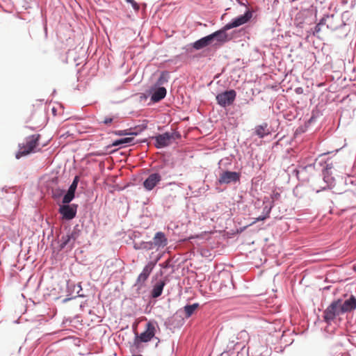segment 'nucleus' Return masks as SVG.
I'll return each instance as SVG.
<instances>
[{
    "label": "nucleus",
    "mask_w": 356,
    "mask_h": 356,
    "mask_svg": "<svg viewBox=\"0 0 356 356\" xmlns=\"http://www.w3.org/2000/svg\"><path fill=\"white\" fill-rule=\"evenodd\" d=\"M356 309V298L354 296L345 301L337 299L332 301L323 312L324 321L330 324L338 316Z\"/></svg>",
    "instance_id": "obj_1"
},
{
    "label": "nucleus",
    "mask_w": 356,
    "mask_h": 356,
    "mask_svg": "<svg viewBox=\"0 0 356 356\" xmlns=\"http://www.w3.org/2000/svg\"><path fill=\"white\" fill-rule=\"evenodd\" d=\"M40 134H34L27 137L25 142L19 145V151L16 153V158L26 156L32 152L38 151Z\"/></svg>",
    "instance_id": "obj_2"
},
{
    "label": "nucleus",
    "mask_w": 356,
    "mask_h": 356,
    "mask_svg": "<svg viewBox=\"0 0 356 356\" xmlns=\"http://www.w3.org/2000/svg\"><path fill=\"white\" fill-rule=\"evenodd\" d=\"M181 137V135L177 131H173L171 133L165 132L162 134H159L154 137H152V139L155 140V147L157 149L163 148L169 146L172 140H175Z\"/></svg>",
    "instance_id": "obj_3"
},
{
    "label": "nucleus",
    "mask_w": 356,
    "mask_h": 356,
    "mask_svg": "<svg viewBox=\"0 0 356 356\" xmlns=\"http://www.w3.org/2000/svg\"><path fill=\"white\" fill-rule=\"evenodd\" d=\"M155 335V326L154 325L149 322L146 325V330L142 332L139 336H136L135 339V345L139 347L140 343L142 342L149 341Z\"/></svg>",
    "instance_id": "obj_4"
},
{
    "label": "nucleus",
    "mask_w": 356,
    "mask_h": 356,
    "mask_svg": "<svg viewBox=\"0 0 356 356\" xmlns=\"http://www.w3.org/2000/svg\"><path fill=\"white\" fill-rule=\"evenodd\" d=\"M236 96L235 90H227L224 92L220 93L216 96V99L221 106L226 107L231 105Z\"/></svg>",
    "instance_id": "obj_5"
},
{
    "label": "nucleus",
    "mask_w": 356,
    "mask_h": 356,
    "mask_svg": "<svg viewBox=\"0 0 356 356\" xmlns=\"http://www.w3.org/2000/svg\"><path fill=\"white\" fill-rule=\"evenodd\" d=\"M241 175L236 172L223 171L220 174L218 182L220 184H229L231 183H236L240 180Z\"/></svg>",
    "instance_id": "obj_6"
},
{
    "label": "nucleus",
    "mask_w": 356,
    "mask_h": 356,
    "mask_svg": "<svg viewBox=\"0 0 356 356\" xmlns=\"http://www.w3.org/2000/svg\"><path fill=\"white\" fill-rule=\"evenodd\" d=\"M79 236V233L77 230H73L71 233L63 236L60 239V248H65L67 247L71 250L74 247Z\"/></svg>",
    "instance_id": "obj_7"
},
{
    "label": "nucleus",
    "mask_w": 356,
    "mask_h": 356,
    "mask_svg": "<svg viewBox=\"0 0 356 356\" xmlns=\"http://www.w3.org/2000/svg\"><path fill=\"white\" fill-rule=\"evenodd\" d=\"M252 17L250 11H247L244 15H241L235 19H233L229 23L225 25V29H231L240 26L247 23Z\"/></svg>",
    "instance_id": "obj_8"
},
{
    "label": "nucleus",
    "mask_w": 356,
    "mask_h": 356,
    "mask_svg": "<svg viewBox=\"0 0 356 356\" xmlns=\"http://www.w3.org/2000/svg\"><path fill=\"white\" fill-rule=\"evenodd\" d=\"M154 266L155 263L150 261L144 267L142 273L138 275L136 280V284L140 286H142L144 284L152 273Z\"/></svg>",
    "instance_id": "obj_9"
},
{
    "label": "nucleus",
    "mask_w": 356,
    "mask_h": 356,
    "mask_svg": "<svg viewBox=\"0 0 356 356\" xmlns=\"http://www.w3.org/2000/svg\"><path fill=\"white\" fill-rule=\"evenodd\" d=\"M161 176L159 173H152L143 181V186L147 191H152L160 181Z\"/></svg>",
    "instance_id": "obj_10"
},
{
    "label": "nucleus",
    "mask_w": 356,
    "mask_h": 356,
    "mask_svg": "<svg viewBox=\"0 0 356 356\" xmlns=\"http://www.w3.org/2000/svg\"><path fill=\"white\" fill-rule=\"evenodd\" d=\"M59 213L65 220H72L76 213V206L74 205H63L59 208Z\"/></svg>",
    "instance_id": "obj_11"
},
{
    "label": "nucleus",
    "mask_w": 356,
    "mask_h": 356,
    "mask_svg": "<svg viewBox=\"0 0 356 356\" xmlns=\"http://www.w3.org/2000/svg\"><path fill=\"white\" fill-rule=\"evenodd\" d=\"M326 25V29L329 31H333L337 30L340 26V21L338 17H334V15H326L323 17Z\"/></svg>",
    "instance_id": "obj_12"
},
{
    "label": "nucleus",
    "mask_w": 356,
    "mask_h": 356,
    "mask_svg": "<svg viewBox=\"0 0 356 356\" xmlns=\"http://www.w3.org/2000/svg\"><path fill=\"white\" fill-rule=\"evenodd\" d=\"M254 134L259 138H263L271 134V129L268 123L264 122L254 127Z\"/></svg>",
    "instance_id": "obj_13"
},
{
    "label": "nucleus",
    "mask_w": 356,
    "mask_h": 356,
    "mask_svg": "<svg viewBox=\"0 0 356 356\" xmlns=\"http://www.w3.org/2000/svg\"><path fill=\"white\" fill-rule=\"evenodd\" d=\"M168 243V239L165 234L162 232H158L153 238V242L150 243L151 247L154 245L156 247H165Z\"/></svg>",
    "instance_id": "obj_14"
},
{
    "label": "nucleus",
    "mask_w": 356,
    "mask_h": 356,
    "mask_svg": "<svg viewBox=\"0 0 356 356\" xmlns=\"http://www.w3.org/2000/svg\"><path fill=\"white\" fill-rule=\"evenodd\" d=\"M229 29H225V26L220 30L217 31L211 34H210L211 39L212 42L216 40V41L223 43L227 41V34L226 33Z\"/></svg>",
    "instance_id": "obj_15"
},
{
    "label": "nucleus",
    "mask_w": 356,
    "mask_h": 356,
    "mask_svg": "<svg viewBox=\"0 0 356 356\" xmlns=\"http://www.w3.org/2000/svg\"><path fill=\"white\" fill-rule=\"evenodd\" d=\"M211 42H212V40L211 39L210 35H209L206 37H204V38L195 41L193 44V47L196 50H199V49H201L202 48H204V47L209 46V44H211Z\"/></svg>",
    "instance_id": "obj_16"
},
{
    "label": "nucleus",
    "mask_w": 356,
    "mask_h": 356,
    "mask_svg": "<svg viewBox=\"0 0 356 356\" xmlns=\"http://www.w3.org/2000/svg\"><path fill=\"white\" fill-rule=\"evenodd\" d=\"M166 89L164 87H159L152 95L151 101L158 102L163 99L166 95Z\"/></svg>",
    "instance_id": "obj_17"
},
{
    "label": "nucleus",
    "mask_w": 356,
    "mask_h": 356,
    "mask_svg": "<svg viewBox=\"0 0 356 356\" xmlns=\"http://www.w3.org/2000/svg\"><path fill=\"white\" fill-rule=\"evenodd\" d=\"M165 285V282L164 280H161L157 282L153 287L152 291V298H158L159 297L163 291V287Z\"/></svg>",
    "instance_id": "obj_18"
},
{
    "label": "nucleus",
    "mask_w": 356,
    "mask_h": 356,
    "mask_svg": "<svg viewBox=\"0 0 356 356\" xmlns=\"http://www.w3.org/2000/svg\"><path fill=\"white\" fill-rule=\"evenodd\" d=\"M325 22L323 17L319 22V23H318L317 25L315 26L314 35H316L318 38H320L321 33H325L327 31Z\"/></svg>",
    "instance_id": "obj_19"
},
{
    "label": "nucleus",
    "mask_w": 356,
    "mask_h": 356,
    "mask_svg": "<svg viewBox=\"0 0 356 356\" xmlns=\"http://www.w3.org/2000/svg\"><path fill=\"white\" fill-rule=\"evenodd\" d=\"M198 306H199L198 303H194L193 305H186L184 307V310L185 312V316L186 318L190 317L194 313V312L196 310V309L198 307Z\"/></svg>",
    "instance_id": "obj_20"
},
{
    "label": "nucleus",
    "mask_w": 356,
    "mask_h": 356,
    "mask_svg": "<svg viewBox=\"0 0 356 356\" xmlns=\"http://www.w3.org/2000/svg\"><path fill=\"white\" fill-rule=\"evenodd\" d=\"M134 137H127L115 140L113 143V146H119L127 143H131L134 141Z\"/></svg>",
    "instance_id": "obj_21"
},
{
    "label": "nucleus",
    "mask_w": 356,
    "mask_h": 356,
    "mask_svg": "<svg viewBox=\"0 0 356 356\" xmlns=\"http://www.w3.org/2000/svg\"><path fill=\"white\" fill-rule=\"evenodd\" d=\"M75 192L70 191L68 189L67 193L64 195L63 198V203L67 204L70 203L74 197Z\"/></svg>",
    "instance_id": "obj_22"
},
{
    "label": "nucleus",
    "mask_w": 356,
    "mask_h": 356,
    "mask_svg": "<svg viewBox=\"0 0 356 356\" xmlns=\"http://www.w3.org/2000/svg\"><path fill=\"white\" fill-rule=\"evenodd\" d=\"M169 78V73L168 72H161L157 84L158 85H163L165 83L168 82Z\"/></svg>",
    "instance_id": "obj_23"
},
{
    "label": "nucleus",
    "mask_w": 356,
    "mask_h": 356,
    "mask_svg": "<svg viewBox=\"0 0 356 356\" xmlns=\"http://www.w3.org/2000/svg\"><path fill=\"white\" fill-rule=\"evenodd\" d=\"M79 178L78 176H76L72 183V184L70 185V188H69V190L70 191H72L74 192L76 191V189L77 188V185H78V183H79Z\"/></svg>",
    "instance_id": "obj_24"
},
{
    "label": "nucleus",
    "mask_w": 356,
    "mask_h": 356,
    "mask_svg": "<svg viewBox=\"0 0 356 356\" xmlns=\"http://www.w3.org/2000/svg\"><path fill=\"white\" fill-rule=\"evenodd\" d=\"M115 134L118 136H136L138 134L137 132H127V130H120L115 132Z\"/></svg>",
    "instance_id": "obj_25"
},
{
    "label": "nucleus",
    "mask_w": 356,
    "mask_h": 356,
    "mask_svg": "<svg viewBox=\"0 0 356 356\" xmlns=\"http://www.w3.org/2000/svg\"><path fill=\"white\" fill-rule=\"evenodd\" d=\"M127 3L131 4L133 8L138 11L140 9L139 5L134 0H125Z\"/></svg>",
    "instance_id": "obj_26"
},
{
    "label": "nucleus",
    "mask_w": 356,
    "mask_h": 356,
    "mask_svg": "<svg viewBox=\"0 0 356 356\" xmlns=\"http://www.w3.org/2000/svg\"><path fill=\"white\" fill-rule=\"evenodd\" d=\"M113 120L114 118L113 117H105L102 121V122L104 123V124L108 125L113 122Z\"/></svg>",
    "instance_id": "obj_27"
},
{
    "label": "nucleus",
    "mask_w": 356,
    "mask_h": 356,
    "mask_svg": "<svg viewBox=\"0 0 356 356\" xmlns=\"http://www.w3.org/2000/svg\"><path fill=\"white\" fill-rule=\"evenodd\" d=\"M280 197V194L278 193V192H275L274 191L272 195H271V200H272V202H273L274 201L278 200Z\"/></svg>",
    "instance_id": "obj_28"
},
{
    "label": "nucleus",
    "mask_w": 356,
    "mask_h": 356,
    "mask_svg": "<svg viewBox=\"0 0 356 356\" xmlns=\"http://www.w3.org/2000/svg\"><path fill=\"white\" fill-rule=\"evenodd\" d=\"M270 209H268V212H267V215L266 216H259L258 218H256V220L253 222V223L257 222V221H261V220H265L266 218H267L268 217V213L270 212Z\"/></svg>",
    "instance_id": "obj_29"
}]
</instances>
